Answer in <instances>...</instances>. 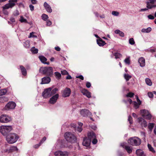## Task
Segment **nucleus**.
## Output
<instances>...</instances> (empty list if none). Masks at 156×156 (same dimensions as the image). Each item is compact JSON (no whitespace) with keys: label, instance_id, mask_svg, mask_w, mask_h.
Listing matches in <instances>:
<instances>
[{"label":"nucleus","instance_id":"39","mask_svg":"<svg viewBox=\"0 0 156 156\" xmlns=\"http://www.w3.org/2000/svg\"><path fill=\"white\" fill-rule=\"evenodd\" d=\"M134 93L131 92H129L126 95V96L127 97L132 98L134 96Z\"/></svg>","mask_w":156,"mask_h":156},{"label":"nucleus","instance_id":"42","mask_svg":"<svg viewBox=\"0 0 156 156\" xmlns=\"http://www.w3.org/2000/svg\"><path fill=\"white\" fill-rule=\"evenodd\" d=\"M36 33L34 32H32L30 34V35L28 37L29 38L30 37H35L37 38V36L36 35H35L34 34Z\"/></svg>","mask_w":156,"mask_h":156},{"label":"nucleus","instance_id":"41","mask_svg":"<svg viewBox=\"0 0 156 156\" xmlns=\"http://www.w3.org/2000/svg\"><path fill=\"white\" fill-rule=\"evenodd\" d=\"M41 17L42 19L44 21H46L48 18V16L44 14H43L42 15Z\"/></svg>","mask_w":156,"mask_h":156},{"label":"nucleus","instance_id":"12","mask_svg":"<svg viewBox=\"0 0 156 156\" xmlns=\"http://www.w3.org/2000/svg\"><path fill=\"white\" fill-rule=\"evenodd\" d=\"M71 92L70 88H66L62 92V96L64 98L69 97L70 94Z\"/></svg>","mask_w":156,"mask_h":156},{"label":"nucleus","instance_id":"64","mask_svg":"<svg viewBox=\"0 0 156 156\" xmlns=\"http://www.w3.org/2000/svg\"><path fill=\"white\" fill-rule=\"evenodd\" d=\"M10 21L12 22V23H14L15 22V20L14 18L13 17H11L10 19Z\"/></svg>","mask_w":156,"mask_h":156},{"label":"nucleus","instance_id":"27","mask_svg":"<svg viewBox=\"0 0 156 156\" xmlns=\"http://www.w3.org/2000/svg\"><path fill=\"white\" fill-rule=\"evenodd\" d=\"M115 33L116 34H119V35L121 37H123L124 36V33L119 30H115Z\"/></svg>","mask_w":156,"mask_h":156},{"label":"nucleus","instance_id":"56","mask_svg":"<svg viewBox=\"0 0 156 156\" xmlns=\"http://www.w3.org/2000/svg\"><path fill=\"white\" fill-rule=\"evenodd\" d=\"M147 17L149 19L151 20H153L154 19V16L151 15H149Z\"/></svg>","mask_w":156,"mask_h":156},{"label":"nucleus","instance_id":"60","mask_svg":"<svg viewBox=\"0 0 156 156\" xmlns=\"http://www.w3.org/2000/svg\"><path fill=\"white\" fill-rule=\"evenodd\" d=\"M29 7H30V9L31 11H33L34 10V6L33 5H30Z\"/></svg>","mask_w":156,"mask_h":156},{"label":"nucleus","instance_id":"17","mask_svg":"<svg viewBox=\"0 0 156 156\" xmlns=\"http://www.w3.org/2000/svg\"><path fill=\"white\" fill-rule=\"evenodd\" d=\"M81 93L83 95L86 96L87 97L90 98L91 97V93L85 89H83L81 91Z\"/></svg>","mask_w":156,"mask_h":156},{"label":"nucleus","instance_id":"2","mask_svg":"<svg viewBox=\"0 0 156 156\" xmlns=\"http://www.w3.org/2000/svg\"><path fill=\"white\" fill-rule=\"evenodd\" d=\"M39 72L44 74L50 76H51L53 75V69L51 67H41L39 69Z\"/></svg>","mask_w":156,"mask_h":156},{"label":"nucleus","instance_id":"34","mask_svg":"<svg viewBox=\"0 0 156 156\" xmlns=\"http://www.w3.org/2000/svg\"><path fill=\"white\" fill-rule=\"evenodd\" d=\"M147 146L150 151L153 153H155V150H154V148L151 146V145L149 144H148Z\"/></svg>","mask_w":156,"mask_h":156},{"label":"nucleus","instance_id":"11","mask_svg":"<svg viewBox=\"0 0 156 156\" xmlns=\"http://www.w3.org/2000/svg\"><path fill=\"white\" fill-rule=\"evenodd\" d=\"M16 106V104L13 102H9L8 103L5 107V108L7 110L13 109Z\"/></svg>","mask_w":156,"mask_h":156},{"label":"nucleus","instance_id":"59","mask_svg":"<svg viewBox=\"0 0 156 156\" xmlns=\"http://www.w3.org/2000/svg\"><path fill=\"white\" fill-rule=\"evenodd\" d=\"M91 84L89 82H87L86 83V87L87 88H90L91 86Z\"/></svg>","mask_w":156,"mask_h":156},{"label":"nucleus","instance_id":"14","mask_svg":"<svg viewBox=\"0 0 156 156\" xmlns=\"http://www.w3.org/2000/svg\"><path fill=\"white\" fill-rule=\"evenodd\" d=\"M138 121L139 123L142 126L146 127L147 125V122L142 117H140L138 118Z\"/></svg>","mask_w":156,"mask_h":156},{"label":"nucleus","instance_id":"49","mask_svg":"<svg viewBox=\"0 0 156 156\" xmlns=\"http://www.w3.org/2000/svg\"><path fill=\"white\" fill-rule=\"evenodd\" d=\"M133 104L136 109L138 108L139 107V106L140 105H139L138 103H137L136 101H135L133 102Z\"/></svg>","mask_w":156,"mask_h":156},{"label":"nucleus","instance_id":"30","mask_svg":"<svg viewBox=\"0 0 156 156\" xmlns=\"http://www.w3.org/2000/svg\"><path fill=\"white\" fill-rule=\"evenodd\" d=\"M78 124L79 126L77 127V131L79 132H80L83 130L82 128L83 123L81 122H78Z\"/></svg>","mask_w":156,"mask_h":156},{"label":"nucleus","instance_id":"47","mask_svg":"<svg viewBox=\"0 0 156 156\" xmlns=\"http://www.w3.org/2000/svg\"><path fill=\"white\" fill-rule=\"evenodd\" d=\"M112 15L115 16H118L119 14V12L116 11H112Z\"/></svg>","mask_w":156,"mask_h":156},{"label":"nucleus","instance_id":"9","mask_svg":"<svg viewBox=\"0 0 156 156\" xmlns=\"http://www.w3.org/2000/svg\"><path fill=\"white\" fill-rule=\"evenodd\" d=\"M51 88L49 87L44 89V91L42 93V95L43 97L45 98H47L51 96Z\"/></svg>","mask_w":156,"mask_h":156},{"label":"nucleus","instance_id":"53","mask_svg":"<svg viewBox=\"0 0 156 156\" xmlns=\"http://www.w3.org/2000/svg\"><path fill=\"white\" fill-rule=\"evenodd\" d=\"M92 143L94 144H97V140L96 139V138H94V139H92Z\"/></svg>","mask_w":156,"mask_h":156},{"label":"nucleus","instance_id":"32","mask_svg":"<svg viewBox=\"0 0 156 156\" xmlns=\"http://www.w3.org/2000/svg\"><path fill=\"white\" fill-rule=\"evenodd\" d=\"M24 46L26 48H28L30 47V41H27L24 42Z\"/></svg>","mask_w":156,"mask_h":156},{"label":"nucleus","instance_id":"26","mask_svg":"<svg viewBox=\"0 0 156 156\" xmlns=\"http://www.w3.org/2000/svg\"><path fill=\"white\" fill-rule=\"evenodd\" d=\"M125 149L126 150L127 152L130 154L132 153V148H131V147L128 145H126L125 147Z\"/></svg>","mask_w":156,"mask_h":156},{"label":"nucleus","instance_id":"58","mask_svg":"<svg viewBox=\"0 0 156 156\" xmlns=\"http://www.w3.org/2000/svg\"><path fill=\"white\" fill-rule=\"evenodd\" d=\"M136 99L137 101L138 102L139 105H140L141 104V101L140 100L139 98L136 95Z\"/></svg>","mask_w":156,"mask_h":156},{"label":"nucleus","instance_id":"22","mask_svg":"<svg viewBox=\"0 0 156 156\" xmlns=\"http://www.w3.org/2000/svg\"><path fill=\"white\" fill-rule=\"evenodd\" d=\"M136 154L138 156H146L142 150L140 149H138L136 151Z\"/></svg>","mask_w":156,"mask_h":156},{"label":"nucleus","instance_id":"6","mask_svg":"<svg viewBox=\"0 0 156 156\" xmlns=\"http://www.w3.org/2000/svg\"><path fill=\"white\" fill-rule=\"evenodd\" d=\"M64 136L68 142L74 143L76 141V138L74 134L71 133H65Z\"/></svg>","mask_w":156,"mask_h":156},{"label":"nucleus","instance_id":"8","mask_svg":"<svg viewBox=\"0 0 156 156\" xmlns=\"http://www.w3.org/2000/svg\"><path fill=\"white\" fill-rule=\"evenodd\" d=\"M156 0H148L146 2L147 7L150 9L156 7Z\"/></svg>","mask_w":156,"mask_h":156},{"label":"nucleus","instance_id":"51","mask_svg":"<svg viewBox=\"0 0 156 156\" xmlns=\"http://www.w3.org/2000/svg\"><path fill=\"white\" fill-rule=\"evenodd\" d=\"M19 11L17 10H16L14 11L13 13V15L14 16H17L19 15Z\"/></svg>","mask_w":156,"mask_h":156},{"label":"nucleus","instance_id":"40","mask_svg":"<svg viewBox=\"0 0 156 156\" xmlns=\"http://www.w3.org/2000/svg\"><path fill=\"white\" fill-rule=\"evenodd\" d=\"M58 91V89L57 88H55L51 91V95H52L54 94H56L57 92Z\"/></svg>","mask_w":156,"mask_h":156},{"label":"nucleus","instance_id":"33","mask_svg":"<svg viewBox=\"0 0 156 156\" xmlns=\"http://www.w3.org/2000/svg\"><path fill=\"white\" fill-rule=\"evenodd\" d=\"M30 51L33 54H37L38 53V49L35 47H33L31 49Z\"/></svg>","mask_w":156,"mask_h":156},{"label":"nucleus","instance_id":"20","mask_svg":"<svg viewBox=\"0 0 156 156\" xmlns=\"http://www.w3.org/2000/svg\"><path fill=\"white\" fill-rule=\"evenodd\" d=\"M138 61L140 66L142 67L144 66L145 64V59L143 57H141L139 58Z\"/></svg>","mask_w":156,"mask_h":156},{"label":"nucleus","instance_id":"43","mask_svg":"<svg viewBox=\"0 0 156 156\" xmlns=\"http://www.w3.org/2000/svg\"><path fill=\"white\" fill-rule=\"evenodd\" d=\"M55 75L57 78L59 79L61 76V74L58 72H55Z\"/></svg>","mask_w":156,"mask_h":156},{"label":"nucleus","instance_id":"7","mask_svg":"<svg viewBox=\"0 0 156 156\" xmlns=\"http://www.w3.org/2000/svg\"><path fill=\"white\" fill-rule=\"evenodd\" d=\"M11 120V117L6 115H2L0 117V122L2 123L8 122Z\"/></svg>","mask_w":156,"mask_h":156},{"label":"nucleus","instance_id":"28","mask_svg":"<svg viewBox=\"0 0 156 156\" xmlns=\"http://www.w3.org/2000/svg\"><path fill=\"white\" fill-rule=\"evenodd\" d=\"M39 58L42 62L45 64V62L47 61V58L43 56H40Z\"/></svg>","mask_w":156,"mask_h":156},{"label":"nucleus","instance_id":"35","mask_svg":"<svg viewBox=\"0 0 156 156\" xmlns=\"http://www.w3.org/2000/svg\"><path fill=\"white\" fill-rule=\"evenodd\" d=\"M114 55L115 56V58L116 59L122 57V55L119 52L115 53Z\"/></svg>","mask_w":156,"mask_h":156},{"label":"nucleus","instance_id":"15","mask_svg":"<svg viewBox=\"0 0 156 156\" xmlns=\"http://www.w3.org/2000/svg\"><path fill=\"white\" fill-rule=\"evenodd\" d=\"M80 113L83 116H90L91 115V113L88 110L85 109L81 110Z\"/></svg>","mask_w":156,"mask_h":156},{"label":"nucleus","instance_id":"57","mask_svg":"<svg viewBox=\"0 0 156 156\" xmlns=\"http://www.w3.org/2000/svg\"><path fill=\"white\" fill-rule=\"evenodd\" d=\"M52 24L51 22L49 20H47L46 21V25L47 26H50Z\"/></svg>","mask_w":156,"mask_h":156},{"label":"nucleus","instance_id":"23","mask_svg":"<svg viewBox=\"0 0 156 156\" xmlns=\"http://www.w3.org/2000/svg\"><path fill=\"white\" fill-rule=\"evenodd\" d=\"M97 44L100 46H102L106 44L105 41H103L101 38L97 40Z\"/></svg>","mask_w":156,"mask_h":156},{"label":"nucleus","instance_id":"36","mask_svg":"<svg viewBox=\"0 0 156 156\" xmlns=\"http://www.w3.org/2000/svg\"><path fill=\"white\" fill-rule=\"evenodd\" d=\"M145 82L146 84L149 86H151L152 85V82L151 80L149 78H146L145 79Z\"/></svg>","mask_w":156,"mask_h":156},{"label":"nucleus","instance_id":"52","mask_svg":"<svg viewBox=\"0 0 156 156\" xmlns=\"http://www.w3.org/2000/svg\"><path fill=\"white\" fill-rule=\"evenodd\" d=\"M61 73L62 75H66L68 74V72L65 70H62L61 71Z\"/></svg>","mask_w":156,"mask_h":156},{"label":"nucleus","instance_id":"48","mask_svg":"<svg viewBox=\"0 0 156 156\" xmlns=\"http://www.w3.org/2000/svg\"><path fill=\"white\" fill-rule=\"evenodd\" d=\"M128 121H129V123L130 124H131L133 123V118L131 116L129 115V116L128 118Z\"/></svg>","mask_w":156,"mask_h":156},{"label":"nucleus","instance_id":"19","mask_svg":"<svg viewBox=\"0 0 156 156\" xmlns=\"http://www.w3.org/2000/svg\"><path fill=\"white\" fill-rule=\"evenodd\" d=\"M89 140H91L94 138H96V136L95 133L93 132H90L88 133L87 134Z\"/></svg>","mask_w":156,"mask_h":156},{"label":"nucleus","instance_id":"37","mask_svg":"<svg viewBox=\"0 0 156 156\" xmlns=\"http://www.w3.org/2000/svg\"><path fill=\"white\" fill-rule=\"evenodd\" d=\"M154 126V124L153 123H150L148 124V128L150 131H152Z\"/></svg>","mask_w":156,"mask_h":156},{"label":"nucleus","instance_id":"25","mask_svg":"<svg viewBox=\"0 0 156 156\" xmlns=\"http://www.w3.org/2000/svg\"><path fill=\"white\" fill-rule=\"evenodd\" d=\"M141 112L142 115L144 118L149 113L147 110L145 109L141 110Z\"/></svg>","mask_w":156,"mask_h":156},{"label":"nucleus","instance_id":"18","mask_svg":"<svg viewBox=\"0 0 156 156\" xmlns=\"http://www.w3.org/2000/svg\"><path fill=\"white\" fill-rule=\"evenodd\" d=\"M51 81V79L49 77H44L42 79L41 84H44L49 83Z\"/></svg>","mask_w":156,"mask_h":156},{"label":"nucleus","instance_id":"50","mask_svg":"<svg viewBox=\"0 0 156 156\" xmlns=\"http://www.w3.org/2000/svg\"><path fill=\"white\" fill-rule=\"evenodd\" d=\"M124 62L126 63L129 65L130 63V60L129 58H126L124 60Z\"/></svg>","mask_w":156,"mask_h":156},{"label":"nucleus","instance_id":"54","mask_svg":"<svg viewBox=\"0 0 156 156\" xmlns=\"http://www.w3.org/2000/svg\"><path fill=\"white\" fill-rule=\"evenodd\" d=\"M148 95L149 97L150 98H152L153 97V93L151 92H148Z\"/></svg>","mask_w":156,"mask_h":156},{"label":"nucleus","instance_id":"63","mask_svg":"<svg viewBox=\"0 0 156 156\" xmlns=\"http://www.w3.org/2000/svg\"><path fill=\"white\" fill-rule=\"evenodd\" d=\"M91 128L94 130H95L97 129V127L96 125H92L91 126Z\"/></svg>","mask_w":156,"mask_h":156},{"label":"nucleus","instance_id":"46","mask_svg":"<svg viewBox=\"0 0 156 156\" xmlns=\"http://www.w3.org/2000/svg\"><path fill=\"white\" fill-rule=\"evenodd\" d=\"M46 137H44L41 140L40 143L39 144L37 145V147H39L41 145V144L46 140Z\"/></svg>","mask_w":156,"mask_h":156},{"label":"nucleus","instance_id":"38","mask_svg":"<svg viewBox=\"0 0 156 156\" xmlns=\"http://www.w3.org/2000/svg\"><path fill=\"white\" fill-rule=\"evenodd\" d=\"M7 92V90L5 89L0 90V96H2L5 94Z\"/></svg>","mask_w":156,"mask_h":156},{"label":"nucleus","instance_id":"3","mask_svg":"<svg viewBox=\"0 0 156 156\" xmlns=\"http://www.w3.org/2000/svg\"><path fill=\"white\" fill-rule=\"evenodd\" d=\"M128 143L132 146H139L141 143V140L137 137L130 138L128 140Z\"/></svg>","mask_w":156,"mask_h":156},{"label":"nucleus","instance_id":"13","mask_svg":"<svg viewBox=\"0 0 156 156\" xmlns=\"http://www.w3.org/2000/svg\"><path fill=\"white\" fill-rule=\"evenodd\" d=\"M69 153L68 152L65 151L62 152L60 151H58L55 153V156H68Z\"/></svg>","mask_w":156,"mask_h":156},{"label":"nucleus","instance_id":"5","mask_svg":"<svg viewBox=\"0 0 156 156\" xmlns=\"http://www.w3.org/2000/svg\"><path fill=\"white\" fill-rule=\"evenodd\" d=\"M12 129L11 126H2L0 127V132L3 135H6Z\"/></svg>","mask_w":156,"mask_h":156},{"label":"nucleus","instance_id":"16","mask_svg":"<svg viewBox=\"0 0 156 156\" xmlns=\"http://www.w3.org/2000/svg\"><path fill=\"white\" fill-rule=\"evenodd\" d=\"M91 141L90 140H89L87 137H85L83 139V145L84 146L88 147L90 146Z\"/></svg>","mask_w":156,"mask_h":156},{"label":"nucleus","instance_id":"55","mask_svg":"<svg viewBox=\"0 0 156 156\" xmlns=\"http://www.w3.org/2000/svg\"><path fill=\"white\" fill-rule=\"evenodd\" d=\"M151 28L150 27H149L147 28V29H146V33H149L151 32Z\"/></svg>","mask_w":156,"mask_h":156},{"label":"nucleus","instance_id":"21","mask_svg":"<svg viewBox=\"0 0 156 156\" xmlns=\"http://www.w3.org/2000/svg\"><path fill=\"white\" fill-rule=\"evenodd\" d=\"M44 6L46 11L49 12L51 13L52 12V10L50 6L46 2H45L44 5Z\"/></svg>","mask_w":156,"mask_h":156},{"label":"nucleus","instance_id":"29","mask_svg":"<svg viewBox=\"0 0 156 156\" xmlns=\"http://www.w3.org/2000/svg\"><path fill=\"white\" fill-rule=\"evenodd\" d=\"M124 77L127 81H129L132 78L131 76L126 73L124 74Z\"/></svg>","mask_w":156,"mask_h":156},{"label":"nucleus","instance_id":"62","mask_svg":"<svg viewBox=\"0 0 156 156\" xmlns=\"http://www.w3.org/2000/svg\"><path fill=\"white\" fill-rule=\"evenodd\" d=\"M76 77L78 78H80L82 80H83L84 79L83 77L81 75H79L77 76H76Z\"/></svg>","mask_w":156,"mask_h":156},{"label":"nucleus","instance_id":"1","mask_svg":"<svg viewBox=\"0 0 156 156\" xmlns=\"http://www.w3.org/2000/svg\"><path fill=\"white\" fill-rule=\"evenodd\" d=\"M17 1L18 0H9V3L3 7L4 9V13L5 15H8V12L6 11L5 10V9L12 8L16 5Z\"/></svg>","mask_w":156,"mask_h":156},{"label":"nucleus","instance_id":"10","mask_svg":"<svg viewBox=\"0 0 156 156\" xmlns=\"http://www.w3.org/2000/svg\"><path fill=\"white\" fill-rule=\"evenodd\" d=\"M59 97V95L58 94H56L53 96L49 99V103L52 105L55 104L56 102Z\"/></svg>","mask_w":156,"mask_h":156},{"label":"nucleus","instance_id":"45","mask_svg":"<svg viewBox=\"0 0 156 156\" xmlns=\"http://www.w3.org/2000/svg\"><path fill=\"white\" fill-rule=\"evenodd\" d=\"M129 43L131 45H133L135 43L134 40L133 38L129 39Z\"/></svg>","mask_w":156,"mask_h":156},{"label":"nucleus","instance_id":"61","mask_svg":"<svg viewBox=\"0 0 156 156\" xmlns=\"http://www.w3.org/2000/svg\"><path fill=\"white\" fill-rule=\"evenodd\" d=\"M10 150H17V148L16 147H11Z\"/></svg>","mask_w":156,"mask_h":156},{"label":"nucleus","instance_id":"44","mask_svg":"<svg viewBox=\"0 0 156 156\" xmlns=\"http://www.w3.org/2000/svg\"><path fill=\"white\" fill-rule=\"evenodd\" d=\"M151 117L152 115L150 113H149L146 115V116L144 118L150 120L151 119Z\"/></svg>","mask_w":156,"mask_h":156},{"label":"nucleus","instance_id":"24","mask_svg":"<svg viewBox=\"0 0 156 156\" xmlns=\"http://www.w3.org/2000/svg\"><path fill=\"white\" fill-rule=\"evenodd\" d=\"M19 67L22 75L24 76H26L27 75V71L26 69L23 66H20Z\"/></svg>","mask_w":156,"mask_h":156},{"label":"nucleus","instance_id":"31","mask_svg":"<svg viewBox=\"0 0 156 156\" xmlns=\"http://www.w3.org/2000/svg\"><path fill=\"white\" fill-rule=\"evenodd\" d=\"M19 21L21 23H28L27 20L25 19L24 17L22 16H20V18L19 20Z\"/></svg>","mask_w":156,"mask_h":156},{"label":"nucleus","instance_id":"4","mask_svg":"<svg viewBox=\"0 0 156 156\" xmlns=\"http://www.w3.org/2000/svg\"><path fill=\"white\" fill-rule=\"evenodd\" d=\"M19 138L18 135L16 133H11L8 135L6 137L7 142L11 144L15 143Z\"/></svg>","mask_w":156,"mask_h":156}]
</instances>
